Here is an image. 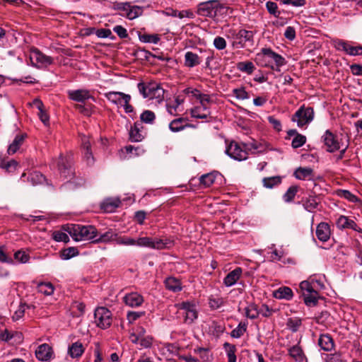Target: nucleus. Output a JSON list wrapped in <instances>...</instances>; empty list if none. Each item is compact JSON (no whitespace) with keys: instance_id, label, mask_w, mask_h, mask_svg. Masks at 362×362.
<instances>
[{"instance_id":"obj_53","label":"nucleus","mask_w":362,"mask_h":362,"mask_svg":"<svg viewBox=\"0 0 362 362\" xmlns=\"http://www.w3.org/2000/svg\"><path fill=\"white\" fill-rule=\"evenodd\" d=\"M190 114L192 117L196 119H202L204 118V106L203 103L199 104V105H195L190 110Z\"/></svg>"},{"instance_id":"obj_22","label":"nucleus","mask_w":362,"mask_h":362,"mask_svg":"<svg viewBox=\"0 0 362 362\" xmlns=\"http://www.w3.org/2000/svg\"><path fill=\"white\" fill-rule=\"evenodd\" d=\"M59 170L62 176L66 178L72 174L71 165L68 163L66 158L60 156L57 162Z\"/></svg>"},{"instance_id":"obj_16","label":"nucleus","mask_w":362,"mask_h":362,"mask_svg":"<svg viewBox=\"0 0 362 362\" xmlns=\"http://www.w3.org/2000/svg\"><path fill=\"white\" fill-rule=\"evenodd\" d=\"M242 274L243 269L241 267H236L226 276L223 279L224 285L227 287L235 285L242 276Z\"/></svg>"},{"instance_id":"obj_40","label":"nucleus","mask_w":362,"mask_h":362,"mask_svg":"<svg viewBox=\"0 0 362 362\" xmlns=\"http://www.w3.org/2000/svg\"><path fill=\"white\" fill-rule=\"evenodd\" d=\"M18 166V163L13 159H11V160L4 159V160H1V162H0V167L8 173L14 172L17 169Z\"/></svg>"},{"instance_id":"obj_4","label":"nucleus","mask_w":362,"mask_h":362,"mask_svg":"<svg viewBox=\"0 0 362 362\" xmlns=\"http://www.w3.org/2000/svg\"><path fill=\"white\" fill-rule=\"evenodd\" d=\"M114 9L118 11L120 16L129 20H134L139 17L144 12L143 7L132 5L129 2L116 3L114 5Z\"/></svg>"},{"instance_id":"obj_14","label":"nucleus","mask_w":362,"mask_h":362,"mask_svg":"<svg viewBox=\"0 0 362 362\" xmlns=\"http://www.w3.org/2000/svg\"><path fill=\"white\" fill-rule=\"evenodd\" d=\"M68 97L70 100L84 103L86 100L93 98L89 90L86 89L69 90L67 91Z\"/></svg>"},{"instance_id":"obj_39","label":"nucleus","mask_w":362,"mask_h":362,"mask_svg":"<svg viewBox=\"0 0 362 362\" xmlns=\"http://www.w3.org/2000/svg\"><path fill=\"white\" fill-rule=\"evenodd\" d=\"M245 313L247 318L257 319L259 317V307L255 303H250L245 308Z\"/></svg>"},{"instance_id":"obj_37","label":"nucleus","mask_w":362,"mask_h":362,"mask_svg":"<svg viewBox=\"0 0 362 362\" xmlns=\"http://www.w3.org/2000/svg\"><path fill=\"white\" fill-rule=\"evenodd\" d=\"M139 39L144 43H152L156 45L160 38L158 34H141L139 33Z\"/></svg>"},{"instance_id":"obj_46","label":"nucleus","mask_w":362,"mask_h":362,"mask_svg":"<svg viewBox=\"0 0 362 362\" xmlns=\"http://www.w3.org/2000/svg\"><path fill=\"white\" fill-rule=\"evenodd\" d=\"M237 68L242 72L247 73L248 74H251L255 67L252 62H241L238 63Z\"/></svg>"},{"instance_id":"obj_38","label":"nucleus","mask_w":362,"mask_h":362,"mask_svg":"<svg viewBox=\"0 0 362 362\" xmlns=\"http://www.w3.org/2000/svg\"><path fill=\"white\" fill-rule=\"evenodd\" d=\"M223 348L226 352L228 362H236V346L234 344L226 342L223 344Z\"/></svg>"},{"instance_id":"obj_26","label":"nucleus","mask_w":362,"mask_h":362,"mask_svg":"<svg viewBox=\"0 0 362 362\" xmlns=\"http://www.w3.org/2000/svg\"><path fill=\"white\" fill-rule=\"evenodd\" d=\"M295 177L298 180H313V170L310 168H298L294 173Z\"/></svg>"},{"instance_id":"obj_18","label":"nucleus","mask_w":362,"mask_h":362,"mask_svg":"<svg viewBox=\"0 0 362 362\" xmlns=\"http://www.w3.org/2000/svg\"><path fill=\"white\" fill-rule=\"evenodd\" d=\"M223 179V175L216 170L205 174V188L221 185Z\"/></svg>"},{"instance_id":"obj_41","label":"nucleus","mask_w":362,"mask_h":362,"mask_svg":"<svg viewBox=\"0 0 362 362\" xmlns=\"http://www.w3.org/2000/svg\"><path fill=\"white\" fill-rule=\"evenodd\" d=\"M185 91L186 94L192 98V100H196L199 104L201 103V105L203 103L204 97L200 90L193 88H187Z\"/></svg>"},{"instance_id":"obj_31","label":"nucleus","mask_w":362,"mask_h":362,"mask_svg":"<svg viewBox=\"0 0 362 362\" xmlns=\"http://www.w3.org/2000/svg\"><path fill=\"white\" fill-rule=\"evenodd\" d=\"M27 180L28 182H30L33 186L42 184L46 180L43 175L37 171L30 173L27 177Z\"/></svg>"},{"instance_id":"obj_36","label":"nucleus","mask_w":362,"mask_h":362,"mask_svg":"<svg viewBox=\"0 0 362 362\" xmlns=\"http://www.w3.org/2000/svg\"><path fill=\"white\" fill-rule=\"evenodd\" d=\"M37 291L45 296H51L53 294L54 287L50 282H40L37 284Z\"/></svg>"},{"instance_id":"obj_5","label":"nucleus","mask_w":362,"mask_h":362,"mask_svg":"<svg viewBox=\"0 0 362 362\" xmlns=\"http://www.w3.org/2000/svg\"><path fill=\"white\" fill-rule=\"evenodd\" d=\"M314 118V110L311 107L301 106L292 116L291 121L296 122L298 127H303L310 123Z\"/></svg>"},{"instance_id":"obj_8","label":"nucleus","mask_w":362,"mask_h":362,"mask_svg":"<svg viewBox=\"0 0 362 362\" xmlns=\"http://www.w3.org/2000/svg\"><path fill=\"white\" fill-rule=\"evenodd\" d=\"M94 317L97 326L102 329H107L112 324V313L105 307H100L95 309Z\"/></svg>"},{"instance_id":"obj_20","label":"nucleus","mask_w":362,"mask_h":362,"mask_svg":"<svg viewBox=\"0 0 362 362\" xmlns=\"http://www.w3.org/2000/svg\"><path fill=\"white\" fill-rule=\"evenodd\" d=\"M25 137H26L25 134H17L15 136L12 143L9 145V146L8 148V150H7L8 153L9 155H13V154L16 153L19 150L21 146L23 145Z\"/></svg>"},{"instance_id":"obj_56","label":"nucleus","mask_w":362,"mask_h":362,"mask_svg":"<svg viewBox=\"0 0 362 362\" xmlns=\"http://www.w3.org/2000/svg\"><path fill=\"white\" fill-rule=\"evenodd\" d=\"M306 142V137L305 136L298 134L296 135L291 142V146L293 148H298L301 146H303Z\"/></svg>"},{"instance_id":"obj_59","label":"nucleus","mask_w":362,"mask_h":362,"mask_svg":"<svg viewBox=\"0 0 362 362\" xmlns=\"http://www.w3.org/2000/svg\"><path fill=\"white\" fill-rule=\"evenodd\" d=\"M155 114L152 111L146 110L140 116L141 122L151 123L155 119Z\"/></svg>"},{"instance_id":"obj_49","label":"nucleus","mask_w":362,"mask_h":362,"mask_svg":"<svg viewBox=\"0 0 362 362\" xmlns=\"http://www.w3.org/2000/svg\"><path fill=\"white\" fill-rule=\"evenodd\" d=\"M232 95L235 96L238 100H246L250 98L248 93L245 90L244 87L234 88L232 90Z\"/></svg>"},{"instance_id":"obj_30","label":"nucleus","mask_w":362,"mask_h":362,"mask_svg":"<svg viewBox=\"0 0 362 362\" xmlns=\"http://www.w3.org/2000/svg\"><path fill=\"white\" fill-rule=\"evenodd\" d=\"M224 303L223 299L219 294L211 295L208 298L209 307L211 310L220 308Z\"/></svg>"},{"instance_id":"obj_12","label":"nucleus","mask_w":362,"mask_h":362,"mask_svg":"<svg viewBox=\"0 0 362 362\" xmlns=\"http://www.w3.org/2000/svg\"><path fill=\"white\" fill-rule=\"evenodd\" d=\"M104 95L110 102L117 105L129 102L131 100L130 95L122 92L110 91L105 93Z\"/></svg>"},{"instance_id":"obj_61","label":"nucleus","mask_w":362,"mask_h":362,"mask_svg":"<svg viewBox=\"0 0 362 362\" xmlns=\"http://www.w3.org/2000/svg\"><path fill=\"white\" fill-rule=\"evenodd\" d=\"M144 314V312L129 311L127 314V319L129 324H132Z\"/></svg>"},{"instance_id":"obj_64","label":"nucleus","mask_w":362,"mask_h":362,"mask_svg":"<svg viewBox=\"0 0 362 362\" xmlns=\"http://www.w3.org/2000/svg\"><path fill=\"white\" fill-rule=\"evenodd\" d=\"M274 310L269 308V306L266 304H262L260 308H259V315H262L264 317H269Z\"/></svg>"},{"instance_id":"obj_48","label":"nucleus","mask_w":362,"mask_h":362,"mask_svg":"<svg viewBox=\"0 0 362 362\" xmlns=\"http://www.w3.org/2000/svg\"><path fill=\"white\" fill-rule=\"evenodd\" d=\"M305 209L308 211L315 209L318 205V202L315 196L310 195L304 203Z\"/></svg>"},{"instance_id":"obj_34","label":"nucleus","mask_w":362,"mask_h":362,"mask_svg":"<svg viewBox=\"0 0 362 362\" xmlns=\"http://www.w3.org/2000/svg\"><path fill=\"white\" fill-rule=\"evenodd\" d=\"M120 201L117 199H107L102 204V209L107 213L115 211L119 206Z\"/></svg>"},{"instance_id":"obj_54","label":"nucleus","mask_w":362,"mask_h":362,"mask_svg":"<svg viewBox=\"0 0 362 362\" xmlns=\"http://www.w3.org/2000/svg\"><path fill=\"white\" fill-rule=\"evenodd\" d=\"M14 259L19 263L25 264L28 262L30 256L23 250H18L14 253Z\"/></svg>"},{"instance_id":"obj_62","label":"nucleus","mask_w":362,"mask_h":362,"mask_svg":"<svg viewBox=\"0 0 362 362\" xmlns=\"http://www.w3.org/2000/svg\"><path fill=\"white\" fill-rule=\"evenodd\" d=\"M300 289L302 291V294L304 295L306 293H310L315 291L312 283L308 281H303L299 285Z\"/></svg>"},{"instance_id":"obj_11","label":"nucleus","mask_w":362,"mask_h":362,"mask_svg":"<svg viewBox=\"0 0 362 362\" xmlns=\"http://www.w3.org/2000/svg\"><path fill=\"white\" fill-rule=\"evenodd\" d=\"M81 148L84 159L88 165H92L94 163V158L91 151V141L88 136H81Z\"/></svg>"},{"instance_id":"obj_6","label":"nucleus","mask_w":362,"mask_h":362,"mask_svg":"<svg viewBox=\"0 0 362 362\" xmlns=\"http://www.w3.org/2000/svg\"><path fill=\"white\" fill-rule=\"evenodd\" d=\"M29 58L32 65L37 69L46 68L54 62L52 57L35 48L30 49Z\"/></svg>"},{"instance_id":"obj_42","label":"nucleus","mask_w":362,"mask_h":362,"mask_svg":"<svg viewBox=\"0 0 362 362\" xmlns=\"http://www.w3.org/2000/svg\"><path fill=\"white\" fill-rule=\"evenodd\" d=\"M301 325L302 320L297 317L288 318L286 322L287 328L293 332H296L298 331Z\"/></svg>"},{"instance_id":"obj_15","label":"nucleus","mask_w":362,"mask_h":362,"mask_svg":"<svg viewBox=\"0 0 362 362\" xmlns=\"http://www.w3.org/2000/svg\"><path fill=\"white\" fill-rule=\"evenodd\" d=\"M36 358L41 361H49L53 356L52 347L47 344H42L35 350Z\"/></svg>"},{"instance_id":"obj_10","label":"nucleus","mask_w":362,"mask_h":362,"mask_svg":"<svg viewBox=\"0 0 362 362\" xmlns=\"http://www.w3.org/2000/svg\"><path fill=\"white\" fill-rule=\"evenodd\" d=\"M179 313L185 317V321L192 322L197 317V313L194 305L188 302H183L178 305Z\"/></svg>"},{"instance_id":"obj_58","label":"nucleus","mask_w":362,"mask_h":362,"mask_svg":"<svg viewBox=\"0 0 362 362\" xmlns=\"http://www.w3.org/2000/svg\"><path fill=\"white\" fill-rule=\"evenodd\" d=\"M325 362H342L341 355L339 352L325 355Z\"/></svg>"},{"instance_id":"obj_2","label":"nucleus","mask_w":362,"mask_h":362,"mask_svg":"<svg viewBox=\"0 0 362 362\" xmlns=\"http://www.w3.org/2000/svg\"><path fill=\"white\" fill-rule=\"evenodd\" d=\"M76 241L93 240L98 237V230L93 226H82L78 224L67 225L64 228Z\"/></svg>"},{"instance_id":"obj_50","label":"nucleus","mask_w":362,"mask_h":362,"mask_svg":"<svg viewBox=\"0 0 362 362\" xmlns=\"http://www.w3.org/2000/svg\"><path fill=\"white\" fill-rule=\"evenodd\" d=\"M337 195L353 203L357 202L358 201V197L349 190L339 189L337 192Z\"/></svg>"},{"instance_id":"obj_43","label":"nucleus","mask_w":362,"mask_h":362,"mask_svg":"<svg viewBox=\"0 0 362 362\" xmlns=\"http://www.w3.org/2000/svg\"><path fill=\"white\" fill-rule=\"evenodd\" d=\"M264 187L272 189L275 186L279 185L281 182V177L273 176L269 177H264L262 180Z\"/></svg>"},{"instance_id":"obj_9","label":"nucleus","mask_w":362,"mask_h":362,"mask_svg":"<svg viewBox=\"0 0 362 362\" xmlns=\"http://www.w3.org/2000/svg\"><path fill=\"white\" fill-rule=\"evenodd\" d=\"M324 144L326 146L327 152L334 153L340 150L341 144L339 141L337 136L334 135L331 131L326 130L322 136Z\"/></svg>"},{"instance_id":"obj_63","label":"nucleus","mask_w":362,"mask_h":362,"mask_svg":"<svg viewBox=\"0 0 362 362\" xmlns=\"http://www.w3.org/2000/svg\"><path fill=\"white\" fill-rule=\"evenodd\" d=\"M53 238L57 242L67 243L69 241L68 235L64 232L56 231L53 233Z\"/></svg>"},{"instance_id":"obj_3","label":"nucleus","mask_w":362,"mask_h":362,"mask_svg":"<svg viewBox=\"0 0 362 362\" xmlns=\"http://www.w3.org/2000/svg\"><path fill=\"white\" fill-rule=\"evenodd\" d=\"M139 93L144 98L156 99L158 102L163 100L164 89L156 83H150L146 85L144 83H138Z\"/></svg>"},{"instance_id":"obj_7","label":"nucleus","mask_w":362,"mask_h":362,"mask_svg":"<svg viewBox=\"0 0 362 362\" xmlns=\"http://www.w3.org/2000/svg\"><path fill=\"white\" fill-rule=\"evenodd\" d=\"M226 153L231 158L238 161L245 160L248 158L244 144H240L234 141L227 146Z\"/></svg>"},{"instance_id":"obj_17","label":"nucleus","mask_w":362,"mask_h":362,"mask_svg":"<svg viewBox=\"0 0 362 362\" xmlns=\"http://www.w3.org/2000/svg\"><path fill=\"white\" fill-rule=\"evenodd\" d=\"M124 301L127 305L136 308L141 305L144 303V298L141 294L136 292L130 293L124 296Z\"/></svg>"},{"instance_id":"obj_19","label":"nucleus","mask_w":362,"mask_h":362,"mask_svg":"<svg viewBox=\"0 0 362 362\" xmlns=\"http://www.w3.org/2000/svg\"><path fill=\"white\" fill-rule=\"evenodd\" d=\"M330 228L328 223L325 222L320 223L316 228V236L319 240L327 242L330 237Z\"/></svg>"},{"instance_id":"obj_47","label":"nucleus","mask_w":362,"mask_h":362,"mask_svg":"<svg viewBox=\"0 0 362 362\" xmlns=\"http://www.w3.org/2000/svg\"><path fill=\"white\" fill-rule=\"evenodd\" d=\"M298 187L296 185L291 186L283 196L285 202H291L293 200L296 193L298 192Z\"/></svg>"},{"instance_id":"obj_24","label":"nucleus","mask_w":362,"mask_h":362,"mask_svg":"<svg viewBox=\"0 0 362 362\" xmlns=\"http://www.w3.org/2000/svg\"><path fill=\"white\" fill-rule=\"evenodd\" d=\"M85 348L82 343L76 341L73 343L68 349V354L72 358H78L84 353Z\"/></svg>"},{"instance_id":"obj_35","label":"nucleus","mask_w":362,"mask_h":362,"mask_svg":"<svg viewBox=\"0 0 362 362\" xmlns=\"http://www.w3.org/2000/svg\"><path fill=\"white\" fill-rule=\"evenodd\" d=\"M165 285L168 290L173 292H177L182 289L180 281L174 277L167 278L165 281Z\"/></svg>"},{"instance_id":"obj_32","label":"nucleus","mask_w":362,"mask_h":362,"mask_svg":"<svg viewBox=\"0 0 362 362\" xmlns=\"http://www.w3.org/2000/svg\"><path fill=\"white\" fill-rule=\"evenodd\" d=\"M303 296L304 303L308 306H314L317 304L320 298L319 293L317 291H313L310 293H306Z\"/></svg>"},{"instance_id":"obj_21","label":"nucleus","mask_w":362,"mask_h":362,"mask_svg":"<svg viewBox=\"0 0 362 362\" xmlns=\"http://www.w3.org/2000/svg\"><path fill=\"white\" fill-rule=\"evenodd\" d=\"M141 123H135L133 127H132L129 131V138L130 140L133 142H139L142 141L144 138V135L142 133Z\"/></svg>"},{"instance_id":"obj_13","label":"nucleus","mask_w":362,"mask_h":362,"mask_svg":"<svg viewBox=\"0 0 362 362\" xmlns=\"http://www.w3.org/2000/svg\"><path fill=\"white\" fill-rule=\"evenodd\" d=\"M254 35L255 32L252 30L245 29L239 30L238 42L235 43L238 45V49L244 48L246 43L252 45L254 44Z\"/></svg>"},{"instance_id":"obj_33","label":"nucleus","mask_w":362,"mask_h":362,"mask_svg":"<svg viewBox=\"0 0 362 362\" xmlns=\"http://www.w3.org/2000/svg\"><path fill=\"white\" fill-rule=\"evenodd\" d=\"M182 103L183 100L180 97H176L173 101H168L166 104L168 112L172 115H175Z\"/></svg>"},{"instance_id":"obj_57","label":"nucleus","mask_w":362,"mask_h":362,"mask_svg":"<svg viewBox=\"0 0 362 362\" xmlns=\"http://www.w3.org/2000/svg\"><path fill=\"white\" fill-rule=\"evenodd\" d=\"M266 8L270 14L274 16L275 17L279 16L280 11H278V6L275 2L267 1L266 3Z\"/></svg>"},{"instance_id":"obj_29","label":"nucleus","mask_w":362,"mask_h":362,"mask_svg":"<svg viewBox=\"0 0 362 362\" xmlns=\"http://www.w3.org/2000/svg\"><path fill=\"white\" fill-rule=\"evenodd\" d=\"M288 354L291 358L298 362L303 361L305 358L303 351L298 344L294 345L289 348Z\"/></svg>"},{"instance_id":"obj_25","label":"nucleus","mask_w":362,"mask_h":362,"mask_svg":"<svg viewBox=\"0 0 362 362\" xmlns=\"http://www.w3.org/2000/svg\"><path fill=\"white\" fill-rule=\"evenodd\" d=\"M186 122L187 119L183 117L173 119L169 124V129L173 132H177L185 129L187 127H192L191 124H187Z\"/></svg>"},{"instance_id":"obj_44","label":"nucleus","mask_w":362,"mask_h":362,"mask_svg":"<svg viewBox=\"0 0 362 362\" xmlns=\"http://www.w3.org/2000/svg\"><path fill=\"white\" fill-rule=\"evenodd\" d=\"M247 322H240L238 327L232 330L230 332V336L235 339L240 338L247 331Z\"/></svg>"},{"instance_id":"obj_23","label":"nucleus","mask_w":362,"mask_h":362,"mask_svg":"<svg viewBox=\"0 0 362 362\" xmlns=\"http://www.w3.org/2000/svg\"><path fill=\"white\" fill-rule=\"evenodd\" d=\"M318 345L326 351H331L334 346L333 339L329 334H321L318 339Z\"/></svg>"},{"instance_id":"obj_28","label":"nucleus","mask_w":362,"mask_h":362,"mask_svg":"<svg viewBox=\"0 0 362 362\" xmlns=\"http://www.w3.org/2000/svg\"><path fill=\"white\" fill-rule=\"evenodd\" d=\"M117 234V233H115L112 230H109L107 232L101 234L98 238H95V239L93 240V243H115Z\"/></svg>"},{"instance_id":"obj_51","label":"nucleus","mask_w":362,"mask_h":362,"mask_svg":"<svg viewBox=\"0 0 362 362\" xmlns=\"http://www.w3.org/2000/svg\"><path fill=\"white\" fill-rule=\"evenodd\" d=\"M78 254V249L74 247H71L66 249H64L61 252V257L63 259H69Z\"/></svg>"},{"instance_id":"obj_52","label":"nucleus","mask_w":362,"mask_h":362,"mask_svg":"<svg viewBox=\"0 0 362 362\" xmlns=\"http://www.w3.org/2000/svg\"><path fill=\"white\" fill-rule=\"evenodd\" d=\"M244 146L247 151L252 150H254V153H262L264 151V147L261 144H259L255 141L248 144H244Z\"/></svg>"},{"instance_id":"obj_60","label":"nucleus","mask_w":362,"mask_h":362,"mask_svg":"<svg viewBox=\"0 0 362 362\" xmlns=\"http://www.w3.org/2000/svg\"><path fill=\"white\" fill-rule=\"evenodd\" d=\"M350 45H351L348 42H346L342 40H339L335 42V48L337 50L346 52L347 54H349V49L350 47Z\"/></svg>"},{"instance_id":"obj_1","label":"nucleus","mask_w":362,"mask_h":362,"mask_svg":"<svg viewBox=\"0 0 362 362\" xmlns=\"http://www.w3.org/2000/svg\"><path fill=\"white\" fill-rule=\"evenodd\" d=\"M115 243L126 246L136 245L141 247H148L153 250H169L175 245L172 237L162 236L160 238L139 237L137 239L129 236H121L117 234Z\"/></svg>"},{"instance_id":"obj_45","label":"nucleus","mask_w":362,"mask_h":362,"mask_svg":"<svg viewBox=\"0 0 362 362\" xmlns=\"http://www.w3.org/2000/svg\"><path fill=\"white\" fill-rule=\"evenodd\" d=\"M185 64L189 67H193L199 64L198 56L192 52H187L185 56Z\"/></svg>"},{"instance_id":"obj_55","label":"nucleus","mask_w":362,"mask_h":362,"mask_svg":"<svg viewBox=\"0 0 362 362\" xmlns=\"http://www.w3.org/2000/svg\"><path fill=\"white\" fill-rule=\"evenodd\" d=\"M238 35H239V30L236 31L234 29H230L227 32V37L231 41L232 47L234 49H238V45H236V42H238Z\"/></svg>"},{"instance_id":"obj_27","label":"nucleus","mask_w":362,"mask_h":362,"mask_svg":"<svg viewBox=\"0 0 362 362\" xmlns=\"http://www.w3.org/2000/svg\"><path fill=\"white\" fill-rule=\"evenodd\" d=\"M293 296L292 290L287 286L279 288L274 292V296L277 299L291 300Z\"/></svg>"}]
</instances>
